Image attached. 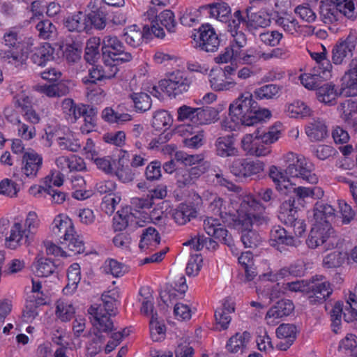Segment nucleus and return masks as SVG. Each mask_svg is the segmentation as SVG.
I'll use <instances>...</instances> for the list:
<instances>
[{
	"label": "nucleus",
	"mask_w": 357,
	"mask_h": 357,
	"mask_svg": "<svg viewBox=\"0 0 357 357\" xmlns=\"http://www.w3.org/2000/svg\"><path fill=\"white\" fill-rule=\"evenodd\" d=\"M252 135L255 138L260 139L263 144L269 145L279 139L280 132L275 128H272L268 132L261 131L259 129H257Z\"/></svg>",
	"instance_id": "13d9d810"
},
{
	"label": "nucleus",
	"mask_w": 357,
	"mask_h": 357,
	"mask_svg": "<svg viewBox=\"0 0 357 357\" xmlns=\"http://www.w3.org/2000/svg\"><path fill=\"white\" fill-rule=\"evenodd\" d=\"M106 8L105 6H101L95 10H91L86 14L88 29L92 26L96 29H103L106 26Z\"/></svg>",
	"instance_id": "f704fd0d"
},
{
	"label": "nucleus",
	"mask_w": 357,
	"mask_h": 357,
	"mask_svg": "<svg viewBox=\"0 0 357 357\" xmlns=\"http://www.w3.org/2000/svg\"><path fill=\"white\" fill-rule=\"evenodd\" d=\"M294 310V305L291 300L282 299L272 306L266 314L268 324H271L270 319H280L290 315Z\"/></svg>",
	"instance_id": "393cba45"
},
{
	"label": "nucleus",
	"mask_w": 357,
	"mask_h": 357,
	"mask_svg": "<svg viewBox=\"0 0 357 357\" xmlns=\"http://www.w3.org/2000/svg\"><path fill=\"white\" fill-rule=\"evenodd\" d=\"M264 163L259 160L236 159L230 166L231 172L239 178H247L258 175L264 172Z\"/></svg>",
	"instance_id": "ddd939ff"
},
{
	"label": "nucleus",
	"mask_w": 357,
	"mask_h": 357,
	"mask_svg": "<svg viewBox=\"0 0 357 357\" xmlns=\"http://www.w3.org/2000/svg\"><path fill=\"white\" fill-rule=\"evenodd\" d=\"M2 43L6 47L0 50V59L3 62L18 66L23 64L28 58V50L24 47L22 36L15 29L6 31Z\"/></svg>",
	"instance_id": "39448f33"
},
{
	"label": "nucleus",
	"mask_w": 357,
	"mask_h": 357,
	"mask_svg": "<svg viewBox=\"0 0 357 357\" xmlns=\"http://www.w3.org/2000/svg\"><path fill=\"white\" fill-rule=\"evenodd\" d=\"M357 88V57L352 59L349 63V68L345 72L342 78V86L340 92L335 89L333 83L321 84L317 88L316 94L318 100L326 105H333L335 104L336 97L340 95L350 96L354 95L347 89Z\"/></svg>",
	"instance_id": "20e7f679"
},
{
	"label": "nucleus",
	"mask_w": 357,
	"mask_h": 357,
	"mask_svg": "<svg viewBox=\"0 0 357 357\" xmlns=\"http://www.w3.org/2000/svg\"><path fill=\"white\" fill-rule=\"evenodd\" d=\"M67 277L68 283L65 289L72 287L75 289L81 280L80 266L77 263H74L70 266L68 269Z\"/></svg>",
	"instance_id": "0e129e2a"
},
{
	"label": "nucleus",
	"mask_w": 357,
	"mask_h": 357,
	"mask_svg": "<svg viewBox=\"0 0 357 357\" xmlns=\"http://www.w3.org/2000/svg\"><path fill=\"white\" fill-rule=\"evenodd\" d=\"M354 3L351 0H328L319 6V15L325 24L338 21L343 15L354 19L356 15Z\"/></svg>",
	"instance_id": "0eeeda50"
},
{
	"label": "nucleus",
	"mask_w": 357,
	"mask_h": 357,
	"mask_svg": "<svg viewBox=\"0 0 357 357\" xmlns=\"http://www.w3.org/2000/svg\"><path fill=\"white\" fill-rule=\"evenodd\" d=\"M160 242V236L158 231L152 227L143 230L139 247L144 249L148 245H155Z\"/></svg>",
	"instance_id": "49530a36"
},
{
	"label": "nucleus",
	"mask_w": 357,
	"mask_h": 357,
	"mask_svg": "<svg viewBox=\"0 0 357 357\" xmlns=\"http://www.w3.org/2000/svg\"><path fill=\"white\" fill-rule=\"evenodd\" d=\"M24 184L17 181L15 178L14 181L5 178L0 182V194L10 197L15 196L20 190V186Z\"/></svg>",
	"instance_id": "603ef678"
},
{
	"label": "nucleus",
	"mask_w": 357,
	"mask_h": 357,
	"mask_svg": "<svg viewBox=\"0 0 357 357\" xmlns=\"http://www.w3.org/2000/svg\"><path fill=\"white\" fill-rule=\"evenodd\" d=\"M237 213V218H233V226L241 232L243 244L245 248H257L261 238L252 227H263L269 223L265 207L253 197L246 196L241 201Z\"/></svg>",
	"instance_id": "f257e3e1"
},
{
	"label": "nucleus",
	"mask_w": 357,
	"mask_h": 357,
	"mask_svg": "<svg viewBox=\"0 0 357 357\" xmlns=\"http://www.w3.org/2000/svg\"><path fill=\"white\" fill-rule=\"evenodd\" d=\"M105 264V272L112 274L115 278L123 276L127 271L126 266L115 259H109Z\"/></svg>",
	"instance_id": "338daca9"
},
{
	"label": "nucleus",
	"mask_w": 357,
	"mask_h": 357,
	"mask_svg": "<svg viewBox=\"0 0 357 357\" xmlns=\"http://www.w3.org/2000/svg\"><path fill=\"white\" fill-rule=\"evenodd\" d=\"M101 40L100 38H91L86 43L85 53L84 55L86 61L90 64L96 63L100 57V45Z\"/></svg>",
	"instance_id": "4c0bfd02"
},
{
	"label": "nucleus",
	"mask_w": 357,
	"mask_h": 357,
	"mask_svg": "<svg viewBox=\"0 0 357 357\" xmlns=\"http://www.w3.org/2000/svg\"><path fill=\"white\" fill-rule=\"evenodd\" d=\"M36 29L38 31L40 38L43 39H50L56 36V29L49 20L39 22L36 24Z\"/></svg>",
	"instance_id": "6e6d98bb"
},
{
	"label": "nucleus",
	"mask_w": 357,
	"mask_h": 357,
	"mask_svg": "<svg viewBox=\"0 0 357 357\" xmlns=\"http://www.w3.org/2000/svg\"><path fill=\"white\" fill-rule=\"evenodd\" d=\"M203 227L209 236L218 239L222 243L232 249L234 241L228 230L222 226L219 220L212 217H207L204 220ZM233 251V250H231Z\"/></svg>",
	"instance_id": "2eb2a0df"
},
{
	"label": "nucleus",
	"mask_w": 357,
	"mask_h": 357,
	"mask_svg": "<svg viewBox=\"0 0 357 357\" xmlns=\"http://www.w3.org/2000/svg\"><path fill=\"white\" fill-rule=\"evenodd\" d=\"M269 243L278 250L282 252L284 246L297 247L300 241L289 234L281 226H273L269 234Z\"/></svg>",
	"instance_id": "dca6fc26"
},
{
	"label": "nucleus",
	"mask_w": 357,
	"mask_h": 357,
	"mask_svg": "<svg viewBox=\"0 0 357 357\" xmlns=\"http://www.w3.org/2000/svg\"><path fill=\"white\" fill-rule=\"evenodd\" d=\"M57 261H53L50 258L39 257L37 256L33 263L35 274L38 277H48L53 274L59 266Z\"/></svg>",
	"instance_id": "c85d7f7f"
},
{
	"label": "nucleus",
	"mask_w": 357,
	"mask_h": 357,
	"mask_svg": "<svg viewBox=\"0 0 357 357\" xmlns=\"http://www.w3.org/2000/svg\"><path fill=\"white\" fill-rule=\"evenodd\" d=\"M135 110L144 112L151 107V99L149 94L144 92H133L129 95Z\"/></svg>",
	"instance_id": "ea45409f"
},
{
	"label": "nucleus",
	"mask_w": 357,
	"mask_h": 357,
	"mask_svg": "<svg viewBox=\"0 0 357 357\" xmlns=\"http://www.w3.org/2000/svg\"><path fill=\"white\" fill-rule=\"evenodd\" d=\"M215 152L222 158L238 155V150L235 145V139L232 135L218 137L215 142Z\"/></svg>",
	"instance_id": "412c9836"
},
{
	"label": "nucleus",
	"mask_w": 357,
	"mask_h": 357,
	"mask_svg": "<svg viewBox=\"0 0 357 357\" xmlns=\"http://www.w3.org/2000/svg\"><path fill=\"white\" fill-rule=\"evenodd\" d=\"M86 19L87 16L86 13L78 11L68 16L64 20L63 24L69 31L82 32L88 30Z\"/></svg>",
	"instance_id": "7c9ffc66"
},
{
	"label": "nucleus",
	"mask_w": 357,
	"mask_h": 357,
	"mask_svg": "<svg viewBox=\"0 0 357 357\" xmlns=\"http://www.w3.org/2000/svg\"><path fill=\"white\" fill-rule=\"evenodd\" d=\"M344 319L347 323L357 319V285L344 305Z\"/></svg>",
	"instance_id": "37998d69"
},
{
	"label": "nucleus",
	"mask_w": 357,
	"mask_h": 357,
	"mask_svg": "<svg viewBox=\"0 0 357 357\" xmlns=\"http://www.w3.org/2000/svg\"><path fill=\"white\" fill-rule=\"evenodd\" d=\"M340 117L346 122L357 114V100L347 99L340 102L337 108Z\"/></svg>",
	"instance_id": "c03bdc74"
},
{
	"label": "nucleus",
	"mask_w": 357,
	"mask_h": 357,
	"mask_svg": "<svg viewBox=\"0 0 357 357\" xmlns=\"http://www.w3.org/2000/svg\"><path fill=\"white\" fill-rule=\"evenodd\" d=\"M250 339V333L245 331L243 333H236L228 340L226 348L231 353H237L244 348Z\"/></svg>",
	"instance_id": "58836bf2"
},
{
	"label": "nucleus",
	"mask_w": 357,
	"mask_h": 357,
	"mask_svg": "<svg viewBox=\"0 0 357 357\" xmlns=\"http://www.w3.org/2000/svg\"><path fill=\"white\" fill-rule=\"evenodd\" d=\"M357 42L355 32H350L345 40L337 43L332 50V61L335 65L341 64L346 59L353 55Z\"/></svg>",
	"instance_id": "4468645a"
},
{
	"label": "nucleus",
	"mask_w": 357,
	"mask_h": 357,
	"mask_svg": "<svg viewBox=\"0 0 357 357\" xmlns=\"http://www.w3.org/2000/svg\"><path fill=\"white\" fill-rule=\"evenodd\" d=\"M197 46L206 52H215L220 45V39L214 28L209 24H202L198 30Z\"/></svg>",
	"instance_id": "f8f14e48"
},
{
	"label": "nucleus",
	"mask_w": 357,
	"mask_h": 357,
	"mask_svg": "<svg viewBox=\"0 0 357 357\" xmlns=\"http://www.w3.org/2000/svg\"><path fill=\"white\" fill-rule=\"evenodd\" d=\"M157 22L166 28L168 32L175 33L176 30V22L174 13L170 10H165L156 17Z\"/></svg>",
	"instance_id": "8fccbe9b"
},
{
	"label": "nucleus",
	"mask_w": 357,
	"mask_h": 357,
	"mask_svg": "<svg viewBox=\"0 0 357 357\" xmlns=\"http://www.w3.org/2000/svg\"><path fill=\"white\" fill-rule=\"evenodd\" d=\"M283 86L275 84H268L255 90V97L259 100H276L282 94Z\"/></svg>",
	"instance_id": "72a5a7b5"
},
{
	"label": "nucleus",
	"mask_w": 357,
	"mask_h": 357,
	"mask_svg": "<svg viewBox=\"0 0 357 357\" xmlns=\"http://www.w3.org/2000/svg\"><path fill=\"white\" fill-rule=\"evenodd\" d=\"M63 56L70 63L77 62L81 59L82 48L78 43L66 44L63 51Z\"/></svg>",
	"instance_id": "4d7b16f0"
},
{
	"label": "nucleus",
	"mask_w": 357,
	"mask_h": 357,
	"mask_svg": "<svg viewBox=\"0 0 357 357\" xmlns=\"http://www.w3.org/2000/svg\"><path fill=\"white\" fill-rule=\"evenodd\" d=\"M197 213L193 203H181L173 210L172 218L178 225H183L195 218Z\"/></svg>",
	"instance_id": "b1692460"
},
{
	"label": "nucleus",
	"mask_w": 357,
	"mask_h": 357,
	"mask_svg": "<svg viewBox=\"0 0 357 357\" xmlns=\"http://www.w3.org/2000/svg\"><path fill=\"white\" fill-rule=\"evenodd\" d=\"M251 8L245 10V17L247 18V27L257 28L266 27L269 25L270 20L259 13H251Z\"/></svg>",
	"instance_id": "de8ad7c7"
},
{
	"label": "nucleus",
	"mask_w": 357,
	"mask_h": 357,
	"mask_svg": "<svg viewBox=\"0 0 357 357\" xmlns=\"http://www.w3.org/2000/svg\"><path fill=\"white\" fill-rule=\"evenodd\" d=\"M227 31L230 33L239 31L240 25H245L247 26V18L245 17V11L236 10L231 16V19L228 18Z\"/></svg>",
	"instance_id": "5fc2aeb1"
},
{
	"label": "nucleus",
	"mask_w": 357,
	"mask_h": 357,
	"mask_svg": "<svg viewBox=\"0 0 357 357\" xmlns=\"http://www.w3.org/2000/svg\"><path fill=\"white\" fill-rule=\"evenodd\" d=\"M52 232L61 238L68 239L74 232V227L70 221L63 220L60 216L54 218L52 224Z\"/></svg>",
	"instance_id": "e433bc0d"
},
{
	"label": "nucleus",
	"mask_w": 357,
	"mask_h": 357,
	"mask_svg": "<svg viewBox=\"0 0 357 357\" xmlns=\"http://www.w3.org/2000/svg\"><path fill=\"white\" fill-rule=\"evenodd\" d=\"M138 301L142 303L141 313L149 316L154 309L153 297L147 287H142L139 291Z\"/></svg>",
	"instance_id": "a18cd8bd"
},
{
	"label": "nucleus",
	"mask_w": 357,
	"mask_h": 357,
	"mask_svg": "<svg viewBox=\"0 0 357 357\" xmlns=\"http://www.w3.org/2000/svg\"><path fill=\"white\" fill-rule=\"evenodd\" d=\"M332 292L330 282L325 280L323 275H317L308 281L307 294L310 303L312 305L323 303Z\"/></svg>",
	"instance_id": "9b49d317"
},
{
	"label": "nucleus",
	"mask_w": 357,
	"mask_h": 357,
	"mask_svg": "<svg viewBox=\"0 0 357 357\" xmlns=\"http://www.w3.org/2000/svg\"><path fill=\"white\" fill-rule=\"evenodd\" d=\"M101 52L104 63H125L133 59L132 52L128 50L123 43L114 35H106L102 38Z\"/></svg>",
	"instance_id": "423d86ee"
},
{
	"label": "nucleus",
	"mask_w": 357,
	"mask_h": 357,
	"mask_svg": "<svg viewBox=\"0 0 357 357\" xmlns=\"http://www.w3.org/2000/svg\"><path fill=\"white\" fill-rule=\"evenodd\" d=\"M305 132L312 141H321L328 134L327 127L323 120L312 119L305 128Z\"/></svg>",
	"instance_id": "2f4dec72"
},
{
	"label": "nucleus",
	"mask_w": 357,
	"mask_h": 357,
	"mask_svg": "<svg viewBox=\"0 0 357 357\" xmlns=\"http://www.w3.org/2000/svg\"><path fill=\"white\" fill-rule=\"evenodd\" d=\"M323 52H312L310 53L311 57L316 61V69L319 70H327L331 73L332 66L327 59V52L324 46L322 45Z\"/></svg>",
	"instance_id": "680f3d73"
},
{
	"label": "nucleus",
	"mask_w": 357,
	"mask_h": 357,
	"mask_svg": "<svg viewBox=\"0 0 357 357\" xmlns=\"http://www.w3.org/2000/svg\"><path fill=\"white\" fill-rule=\"evenodd\" d=\"M331 76L327 70H319L314 68L310 73H305L300 76L301 84L307 89L317 90L321 83Z\"/></svg>",
	"instance_id": "a878e982"
},
{
	"label": "nucleus",
	"mask_w": 357,
	"mask_h": 357,
	"mask_svg": "<svg viewBox=\"0 0 357 357\" xmlns=\"http://www.w3.org/2000/svg\"><path fill=\"white\" fill-rule=\"evenodd\" d=\"M93 319V324L98 330L97 333H109L114 330V324L110 317L100 316Z\"/></svg>",
	"instance_id": "69168bd1"
},
{
	"label": "nucleus",
	"mask_w": 357,
	"mask_h": 357,
	"mask_svg": "<svg viewBox=\"0 0 357 357\" xmlns=\"http://www.w3.org/2000/svg\"><path fill=\"white\" fill-rule=\"evenodd\" d=\"M345 258L346 253L336 250L324 257L323 259V265L327 268L340 267L344 264Z\"/></svg>",
	"instance_id": "3c124183"
},
{
	"label": "nucleus",
	"mask_w": 357,
	"mask_h": 357,
	"mask_svg": "<svg viewBox=\"0 0 357 357\" xmlns=\"http://www.w3.org/2000/svg\"><path fill=\"white\" fill-rule=\"evenodd\" d=\"M297 207L294 197L285 200L280 207L278 218L286 225L293 224L298 218Z\"/></svg>",
	"instance_id": "cd10ccee"
},
{
	"label": "nucleus",
	"mask_w": 357,
	"mask_h": 357,
	"mask_svg": "<svg viewBox=\"0 0 357 357\" xmlns=\"http://www.w3.org/2000/svg\"><path fill=\"white\" fill-rule=\"evenodd\" d=\"M311 151L314 156L321 160L335 156L337 153V151L334 148L325 144L313 146L311 148Z\"/></svg>",
	"instance_id": "e2e57ef3"
},
{
	"label": "nucleus",
	"mask_w": 357,
	"mask_h": 357,
	"mask_svg": "<svg viewBox=\"0 0 357 357\" xmlns=\"http://www.w3.org/2000/svg\"><path fill=\"white\" fill-rule=\"evenodd\" d=\"M234 311V308L227 309L226 304H224L222 308L215 310V321L218 325L220 326L222 329L225 330L228 328V326L231 320L229 314Z\"/></svg>",
	"instance_id": "bf43d9fd"
},
{
	"label": "nucleus",
	"mask_w": 357,
	"mask_h": 357,
	"mask_svg": "<svg viewBox=\"0 0 357 357\" xmlns=\"http://www.w3.org/2000/svg\"><path fill=\"white\" fill-rule=\"evenodd\" d=\"M218 110L213 107H197L196 120H194V123L197 125L211 124L218 120Z\"/></svg>",
	"instance_id": "473e14b6"
},
{
	"label": "nucleus",
	"mask_w": 357,
	"mask_h": 357,
	"mask_svg": "<svg viewBox=\"0 0 357 357\" xmlns=\"http://www.w3.org/2000/svg\"><path fill=\"white\" fill-rule=\"evenodd\" d=\"M229 116L234 124L225 125V126L231 130H235L236 126H251L266 119H269L271 113L267 109L260 108L252 95L245 92L241 93L229 105Z\"/></svg>",
	"instance_id": "7ed1b4c3"
},
{
	"label": "nucleus",
	"mask_w": 357,
	"mask_h": 357,
	"mask_svg": "<svg viewBox=\"0 0 357 357\" xmlns=\"http://www.w3.org/2000/svg\"><path fill=\"white\" fill-rule=\"evenodd\" d=\"M340 349L344 350L353 357H357V336L354 334H347L339 344Z\"/></svg>",
	"instance_id": "052dcab7"
},
{
	"label": "nucleus",
	"mask_w": 357,
	"mask_h": 357,
	"mask_svg": "<svg viewBox=\"0 0 357 357\" xmlns=\"http://www.w3.org/2000/svg\"><path fill=\"white\" fill-rule=\"evenodd\" d=\"M209 77L211 86L216 91L232 90L237 86L235 80L225 79L221 73L216 74L211 72Z\"/></svg>",
	"instance_id": "c9c22d12"
},
{
	"label": "nucleus",
	"mask_w": 357,
	"mask_h": 357,
	"mask_svg": "<svg viewBox=\"0 0 357 357\" xmlns=\"http://www.w3.org/2000/svg\"><path fill=\"white\" fill-rule=\"evenodd\" d=\"M253 135H246L241 141L242 148L250 155L257 157L266 156L271 152L268 145L263 144L260 139L255 138Z\"/></svg>",
	"instance_id": "4be33fe9"
},
{
	"label": "nucleus",
	"mask_w": 357,
	"mask_h": 357,
	"mask_svg": "<svg viewBox=\"0 0 357 357\" xmlns=\"http://www.w3.org/2000/svg\"><path fill=\"white\" fill-rule=\"evenodd\" d=\"M34 195L36 192L41 193L43 191L51 197L52 202L56 204H62L66 200V194L61 191L54 189L50 185L45 184V186H33L29 190Z\"/></svg>",
	"instance_id": "79ce46f5"
},
{
	"label": "nucleus",
	"mask_w": 357,
	"mask_h": 357,
	"mask_svg": "<svg viewBox=\"0 0 357 357\" xmlns=\"http://www.w3.org/2000/svg\"><path fill=\"white\" fill-rule=\"evenodd\" d=\"M7 234L8 231H6L4 236L5 244L10 249H16L22 245H28L32 239L20 222H15L10 228L9 236H7Z\"/></svg>",
	"instance_id": "f3484780"
},
{
	"label": "nucleus",
	"mask_w": 357,
	"mask_h": 357,
	"mask_svg": "<svg viewBox=\"0 0 357 357\" xmlns=\"http://www.w3.org/2000/svg\"><path fill=\"white\" fill-rule=\"evenodd\" d=\"M297 328L294 324H282L276 329V335L281 340L278 344L280 350L285 351L296 338Z\"/></svg>",
	"instance_id": "5701e85b"
},
{
	"label": "nucleus",
	"mask_w": 357,
	"mask_h": 357,
	"mask_svg": "<svg viewBox=\"0 0 357 357\" xmlns=\"http://www.w3.org/2000/svg\"><path fill=\"white\" fill-rule=\"evenodd\" d=\"M190 84L191 81L186 75V73L181 70H176L170 73L167 78L159 82L160 90L172 98H176L187 92Z\"/></svg>",
	"instance_id": "9d476101"
},
{
	"label": "nucleus",
	"mask_w": 357,
	"mask_h": 357,
	"mask_svg": "<svg viewBox=\"0 0 357 357\" xmlns=\"http://www.w3.org/2000/svg\"><path fill=\"white\" fill-rule=\"evenodd\" d=\"M46 304L42 296L31 295L28 296L25 308L23 310V319L26 322H31L38 315V307Z\"/></svg>",
	"instance_id": "c756f323"
},
{
	"label": "nucleus",
	"mask_w": 357,
	"mask_h": 357,
	"mask_svg": "<svg viewBox=\"0 0 357 357\" xmlns=\"http://www.w3.org/2000/svg\"><path fill=\"white\" fill-rule=\"evenodd\" d=\"M199 15L200 13L197 9L185 8V10L181 12L179 21L182 25L190 27L198 23Z\"/></svg>",
	"instance_id": "864d4df0"
},
{
	"label": "nucleus",
	"mask_w": 357,
	"mask_h": 357,
	"mask_svg": "<svg viewBox=\"0 0 357 357\" xmlns=\"http://www.w3.org/2000/svg\"><path fill=\"white\" fill-rule=\"evenodd\" d=\"M75 314L74 307L71 304L61 302L56 305V315L62 321H70Z\"/></svg>",
	"instance_id": "774afa93"
},
{
	"label": "nucleus",
	"mask_w": 357,
	"mask_h": 357,
	"mask_svg": "<svg viewBox=\"0 0 357 357\" xmlns=\"http://www.w3.org/2000/svg\"><path fill=\"white\" fill-rule=\"evenodd\" d=\"M43 157L33 149H29L24 153L20 168L15 169L13 178L20 183H25L35 179L43 166Z\"/></svg>",
	"instance_id": "6e6552de"
},
{
	"label": "nucleus",
	"mask_w": 357,
	"mask_h": 357,
	"mask_svg": "<svg viewBox=\"0 0 357 357\" xmlns=\"http://www.w3.org/2000/svg\"><path fill=\"white\" fill-rule=\"evenodd\" d=\"M203 197L207 202L208 211L213 215L220 216L224 222L230 224V220L233 221L234 217L237 218L227 212L226 202L217 194L206 192L203 194Z\"/></svg>",
	"instance_id": "a211bd4d"
},
{
	"label": "nucleus",
	"mask_w": 357,
	"mask_h": 357,
	"mask_svg": "<svg viewBox=\"0 0 357 357\" xmlns=\"http://www.w3.org/2000/svg\"><path fill=\"white\" fill-rule=\"evenodd\" d=\"M286 164L284 171L275 165L269 167L268 176L277 188L287 178V175L300 179L302 182L317 184L319 181L314 172V165L303 156H298L289 152L284 156Z\"/></svg>",
	"instance_id": "f03ea898"
},
{
	"label": "nucleus",
	"mask_w": 357,
	"mask_h": 357,
	"mask_svg": "<svg viewBox=\"0 0 357 357\" xmlns=\"http://www.w3.org/2000/svg\"><path fill=\"white\" fill-rule=\"evenodd\" d=\"M75 231L72 233L70 237L68 239H63L60 241V243L63 245H66L67 248L73 255L81 254L84 252L85 246L82 237L79 236H75Z\"/></svg>",
	"instance_id": "09e8293b"
},
{
	"label": "nucleus",
	"mask_w": 357,
	"mask_h": 357,
	"mask_svg": "<svg viewBox=\"0 0 357 357\" xmlns=\"http://www.w3.org/2000/svg\"><path fill=\"white\" fill-rule=\"evenodd\" d=\"M285 112L291 118L306 117L311 114V109L303 101L296 100L286 106Z\"/></svg>",
	"instance_id": "a19ab883"
},
{
	"label": "nucleus",
	"mask_w": 357,
	"mask_h": 357,
	"mask_svg": "<svg viewBox=\"0 0 357 357\" xmlns=\"http://www.w3.org/2000/svg\"><path fill=\"white\" fill-rule=\"evenodd\" d=\"M123 37L127 45L136 48L142 44L144 39L151 38L149 26H144L142 30L136 24L128 26L123 30Z\"/></svg>",
	"instance_id": "6ab92c4d"
},
{
	"label": "nucleus",
	"mask_w": 357,
	"mask_h": 357,
	"mask_svg": "<svg viewBox=\"0 0 357 357\" xmlns=\"http://www.w3.org/2000/svg\"><path fill=\"white\" fill-rule=\"evenodd\" d=\"M335 209L334 207L323 200L318 201L314 206L313 215L314 222L323 225H331L335 218Z\"/></svg>",
	"instance_id": "aec40b11"
},
{
	"label": "nucleus",
	"mask_w": 357,
	"mask_h": 357,
	"mask_svg": "<svg viewBox=\"0 0 357 357\" xmlns=\"http://www.w3.org/2000/svg\"><path fill=\"white\" fill-rule=\"evenodd\" d=\"M333 234L334 229L331 225L324 226L314 222L306 240V244L311 249H315L319 246H323L325 250L334 248L337 245V242Z\"/></svg>",
	"instance_id": "1a4fd4ad"
},
{
	"label": "nucleus",
	"mask_w": 357,
	"mask_h": 357,
	"mask_svg": "<svg viewBox=\"0 0 357 357\" xmlns=\"http://www.w3.org/2000/svg\"><path fill=\"white\" fill-rule=\"evenodd\" d=\"M54 48L48 43L34 48L31 55L32 62L39 66H45L48 61L54 59Z\"/></svg>",
	"instance_id": "bb28decb"
}]
</instances>
